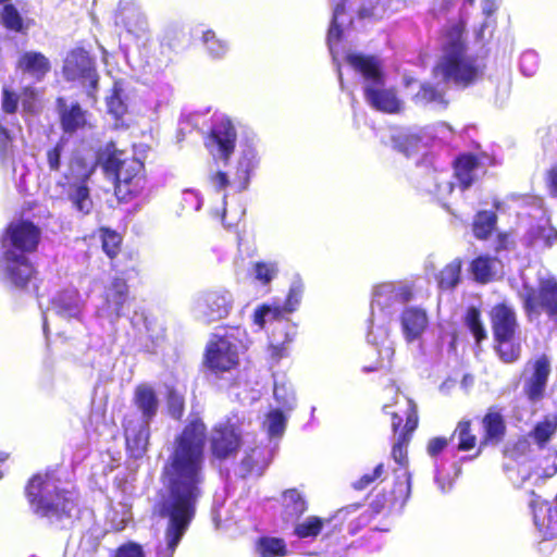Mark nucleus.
<instances>
[{
    "label": "nucleus",
    "instance_id": "obj_1",
    "mask_svg": "<svg viewBox=\"0 0 557 557\" xmlns=\"http://www.w3.org/2000/svg\"><path fill=\"white\" fill-rule=\"evenodd\" d=\"M212 461L235 459L244 446V432L238 422L227 418L211 428L198 412H191L182 430L175 434L161 470V481L168 496L160 503L159 515L169 519L165 529L166 547L160 557H173L174 552L196 515L205 482L206 443Z\"/></svg>",
    "mask_w": 557,
    "mask_h": 557
},
{
    "label": "nucleus",
    "instance_id": "obj_2",
    "mask_svg": "<svg viewBox=\"0 0 557 557\" xmlns=\"http://www.w3.org/2000/svg\"><path fill=\"white\" fill-rule=\"evenodd\" d=\"M96 164L104 177L112 182L119 202L128 203L146 191L148 177L145 162L135 154L119 149L114 141H108L97 150Z\"/></svg>",
    "mask_w": 557,
    "mask_h": 557
},
{
    "label": "nucleus",
    "instance_id": "obj_3",
    "mask_svg": "<svg viewBox=\"0 0 557 557\" xmlns=\"http://www.w3.org/2000/svg\"><path fill=\"white\" fill-rule=\"evenodd\" d=\"M96 164L104 177L112 182L119 202L128 203L146 191L148 177L145 162L135 154L119 149L114 141H108L97 150Z\"/></svg>",
    "mask_w": 557,
    "mask_h": 557
},
{
    "label": "nucleus",
    "instance_id": "obj_4",
    "mask_svg": "<svg viewBox=\"0 0 557 557\" xmlns=\"http://www.w3.org/2000/svg\"><path fill=\"white\" fill-rule=\"evenodd\" d=\"M96 164L104 177L112 182L119 202L128 203L146 191L148 177L145 162L135 154L119 149L114 141H108L97 150Z\"/></svg>",
    "mask_w": 557,
    "mask_h": 557
},
{
    "label": "nucleus",
    "instance_id": "obj_5",
    "mask_svg": "<svg viewBox=\"0 0 557 557\" xmlns=\"http://www.w3.org/2000/svg\"><path fill=\"white\" fill-rule=\"evenodd\" d=\"M466 22L459 20L445 32L440 60L433 66L434 76H441L445 84L468 88L482 76V69L475 57L467 53L468 47L463 38Z\"/></svg>",
    "mask_w": 557,
    "mask_h": 557
},
{
    "label": "nucleus",
    "instance_id": "obj_6",
    "mask_svg": "<svg viewBox=\"0 0 557 557\" xmlns=\"http://www.w3.org/2000/svg\"><path fill=\"white\" fill-rule=\"evenodd\" d=\"M53 471L35 473L25 485V496L34 512L40 517L63 520L77 507L74 491L58 486Z\"/></svg>",
    "mask_w": 557,
    "mask_h": 557
},
{
    "label": "nucleus",
    "instance_id": "obj_7",
    "mask_svg": "<svg viewBox=\"0 0 557 557\" xmlns=\"http://www.w3.org/2000/svg\"><path fill=\"white\" fill-rule=\"evenodd\" d=\"M356 509L341 508L329 518L309 516L294 528L298 539L346 540L370 523L369 516H357Z\"/></svg>",
    "mask_w": 557,
    "mask_h": 557
},
{
    "label": "nucleus",
    "instance_id": "obj_8",
    "mask_svg": "<svg viewBox=\"0 0 557 557\" xmlns=\"http://www.w3.org/2000/svg\"><path fill=\"white\" fill-rule=\"evenodd\" d=\"M223 334H211L206 345L202 363L214 374H222L239 367V349L246 330L240 326H222Z\"/></svg>",
    "mask_w": 557,
    "mask_h": 557
},
{
    "label": "nucleus",
    "instance_id": "obj_9",
    "mask_svg": "<svg viewBox=\"0 0 557 557\" xmlns=\"http://www.w3.org/2000/svg\"><path fill=\"white\" fill-rule=\"evenodd\" d=\"M41 242V228L28 219L10 221L0 233L2 253L29 256L38 250Z\"/></svg>",
    "mask_w": 557,
    "mask_h": 557
},
{
    "label": "nucleus",
    "instance_id": "obj_10",
    "mask_svg": "<svg viewBox=\"0 0 557 557\" xmlns=\"http://www.w3.org/2000/svg\"><path fill=\"white\" fill-rule=\"evenodd\" d=\"M520 298L523 311L530 321L544 312L549 320L557 323V278L555 276L540 278L536 287L524 286Z\"/></svg>",
    "mask_w": 557,
    "mask_h": 557
},
{
    "label": "nucleus",
    "instance_id": "obj_11",
    "mask_svg": "<svg viewBox=\"0 0 557 557\" xmlns=\"http://www.w3.org/2000/svg\"><path fill=\"white\" fill-rule=\"evenodd\" d=\"M411 493V475L404 471L401 475H396L394 484L389 491H383L375 495L370 503V512H359V506H351L356 509L357 516H369L370 521L380 513H388L401 510Z\"/></svg>",
    "mask_w": 557,
    "mask_h": 557
},
{
    "label": "nucleus",
    "instance_id": "obj_12",
    "mask_svg": "<svg viewBox=\"0 0 557 557\" xmlns=\"http://www.w3.org/2000/svg\"><path fill=\"white\" fill-rule=\"evenodd\" d=\"M550 372V360L545 354L525 363L520 381L522 394L530 404H537L545 398Z\"/></svg>",
    "mask_w": 557,
    "mask_h": 557
},
{
    "label": "nucleus",
    "instance_id": "obj_13",
    "mask_svg": "<svg viewBox=\"0 0 557 557\" xmlns=\"http://www.w3.org/2000/svg\"><path fill=\"white\" fill-rule=\"evenodd\" d=\"M62 72L69 82L87 83L91 90L97 89L99 76L95 60L84 48L76 47L67 53Z\"/></svg>",
    "mask_w": 557,
    "mask_h": 557
},
{
    "label": "nucleus",
    "instance_id": "obj_14",
    "mask_svg": "<svg viewBox=\"0 0 557 557\" xmlns=\"http://www.w3.org/2000/svg\"><path fill=\"white\" fill-rule=\"evenodd\" d=\"M4 278L13 288L25 290L29 283L37 277L38 271L29 256L2 253Z\"/></svg>",
    "mask_w": 557,
    "mask_h": 557
},
{
    "label": "nucleus",
    "instance_id": "obj_15",
    "mask_svg": "<svg viewBox=\"0 0 557 557\" xmlns=\"http://www.w3.org/2000/svg\"><path fill=\"white\" fill-rule=\"evenodd\" d=\"M395 408L389 404L383 406V412L391 417V428L394 435L405 434L413 436L419 425L418 408L413 400L405 398L395 400Z\"/></svg>",
    "mask_w": 557,
    "mask_h": 557
},
{
    "label": "nucleus",
    "instance_id": "obj_16",
    "mask_svg": "<svg viewBox=\"0 0 557 557\" xmlns=\"http://www.w3.org/2000/svg\"><path fill=\"white\" fill-rule=\"evenodd\" d=\"M149 423L140 421V419L133 416H125L122 420L126 450L134 459L141 458L148 449L150 437Z\"/></svg>",
    "mask_w": 557,
    "mask_h": 557
},
{
    "label": "nucleus",
    "instance_id": "obj_17",
    "mask_svg": "<svg viewBox=\"0 0 557 557\" xmlns=\"http://www.w3.org/2000/svg\"><path fill=\"white\" fill-rule=\"evenodd\" d=\"M482 436L480 437V447L486 448L500 444L507 433V422L504 414V408L491 406L481 419Z\"/></svg>",
    "mask_w": 557,
    "mask_h": 557
},
{
    "label": "nucleus",
    "instance_id": "obj_18",
    "mask_svg": "<svg viewBox=\"0 0 557 557\" xmlns=\"http://www.w3.org/2000/svg\"><path fill=\"white\" fill-rule=\"evenodd\" d=\"M236 140L237 132L232 121L224 117L211 127L206 138V146L208 148L215 146L223 162L226 164L235 150Z\"/></svg>",
    "mask_w": 557,
    "mask_h": 557
},
{
    "label": "nucleus",
    "instance_id": "obj_19",
    "mask_svg": "<svg viewBox=\"0 0 557 557\" xmlns=\"http://www.w3.org/2000/svg\"><path fill=\"white\" fill-rule=\"evenodd\" d=\"M60 126L64 134L73 135L88 126V111L78 102L67 104L63 97L55 99Z\"/></svg>",
    "mask_w": 557,
    "mask_h": 557
},
{
    "label": "nucleus",
    "instance_id": "obj_20",
    "mask_svg": "<svg viewBox=\"0 0 557 557\" xmlns=\"http://www.w3.org/2000/svg\"><path fill=\"white\" fill-rule=\"evenodd\" d=\"M493 337L520 334V324L515 309L506 302L494 305L488 313Z\"/></svg>",
    "mask_w": 557,
    "mask_h": 557
},
{
    "label": "nucleus",
    "instance_id": "obj_21",
    "mask_svg": "<svg viewBox=\"0 0 557 557\" xmlns=\"http://www.w3.org/2000/svg\"><path fill=\"white\" fill-rule=\"evenodd\" d=\"M232 307L233 298L228 290H209L201 296L202 313L208 322L226 318Z\"/></svg>",
    "mask_w": 557,
    "mask_h": 557
},
{
    "label": "nucleus",
    "instance_id": "obj_22",
    "mask_svg": "<svg viewBox=\"0 0 557 557\" xmlns=\"http://www.w3.org/2000/svg\"><path fill=\"white\" fill-rule=\"evenodd\" d=\"M383 85L368 84L364 87V98L369 104L384 113H397L400 111L401 102L394 89H386Z\"/></svg>",
    "mask_w": 557,
    "mask_h": 557
},
{
    "label": "nucleus",
    "instance_id": "obj_23",
    "mask_svg": "<svg viewBox=\"0 0 557 557\" xmlns=\"http://www.w3.org/2000/svg\"><path fill=\"white\" fill-rule=\"evenodd\" d=\"M403 335L407 343L419 339L429 325L426 311L420 307H407L400 314Z\"/></svg>",
    "mask_w": 557,
    "mask_h": 557
},
{
    "label": "nucleus",
    "instance_id": "obj_24",
    "mask_svg": "<svg viewBox=\"0 0 557 557\" xmlns=\"http://www.w3.org/2000/svg\"><path fill=\"white\" fill-rule=\"evenodd\" d=\"M97 166L99 165L96 164V161L91 163L81 153H72L63 174L65 184L69 186L87 184Z\"/></svg>",
    "mask_w": 557,
    "mask_h": 557
},
{
    "label": "nucleus",
    "instance_id": "obj_25",
    "mask_svg": "<svg viewBox=\"0 0 557 557\" xmlns=\"http://www.w3.org/2000/svg\"><path fill=\"white\" fill-rule=\"evenodd\" d=\"M457 186L462 190L469 189L475 182V171L480 166V159L475 153H459L451 163Z\"/></svg>",
    "mask_w": 557,
    "mask_h": 557
},
{
    "label": "nucleus",
    "instance_id": "obj_26",
    "mask_svg": "<svg viewBox=\"0 0 557 557\" xmlns=\"http://www.w3.org/2000/svg\"><path fill=\"white\" fill-rule=\"evenodd\" d=\"M346 62L355 71L360 73L364 79L369 81V84L384 85V74L381 70L377 59L374 55L348 53L346 55Z\"/></svg>",
    "mask_w": 557,
    "mask_h": 557
},
{
    "label": "nucleus",
    "instance_id": "obj_27",
    "mask_svg": "<svg viewBox=\"0 0 557 557\" xmlns=\"http://www.w3.org/2000/svg\"><path fill=\"white\" fill-rule=\"evenodd\" d=\"M133 405L141 413V420L150 422L158 413L159 399L152 386L138 384L133 394Z\"/></svg>",
    "mask_w": 557,
    "mask_h": 557
},
{
    "label": "nucleus",
    "instance_id": "obj_28",
    "mask_svg": "<svg viewBox=\"0 0 557 557\" xmlns=\"http://www.w3.org/2000/svg\"><path fill=\"white\" fill-rule=\"evenodd\" d=\"M16 69L23 74L30 75L36 81H41L51 71V63L39 51H26L20 55Z\"/></svg>",
    "mask_w": 557,
    "mask_h": 557
},
{
    "label": "nucleus",
    "instance_id": "obj_29",
    "mask_svg": "<svg viewBox=\"0 0 557 557\" xmlns=\"http://www.w3.org/2000/svg\"><path fill=\"white\" fill-rule=\"evenodd\" d=\"M450 440H457L456 448L459 451L475 450L473 458L479 457L485 449L480 447V438L470 419H462L457 423Z\"/></svg>",
    "mask_w": 557,
    "mask_h": 557
},
{
    "label": "nucleus",
    "instance_id": "obj_30",
    "mask_svg": "<svg viewBox=\"0 0 557 557\" xmlns=\"http://www.w3.org/2000/svg\"><path fill=\"white\" fill-rule=\"evenodd\" d=\"M128 285L122 276H114L103 292L106 306L112 309L116 317L123 314V308L128 300Z\"/></svg>",
    "mask_w": 557,
    "mask_h": 557
},
{
    "label": "nucleus",
    "instance_id": "obj_31",
    "mask_svg": "<svg viewBox=\"0 0 557 557\" xmlns=\"http://www.w3.org/2000/svg\"><path fill=\"white\" fill-rule=\"evenodd\" d=\"M494 350L505 363H513L521 357L522 346L520 334L493 337Z\"/></svg>",
    "mask_w": 557,
    "mask_h": 557
},
{
    "label": "nucleus",
    "instance_id": "obj_32",
    "mask_svg": "<svg viewBox=\"0 0 557 557\" xmlns=\"http://www.w3.org/2000/svg\"><path fill=\"white\" fill-rule=\"evenodd\" d=\"M0 24L8 32L26 34L30 22L24 20L18 9L10 2L0 9Z\"/></svg>",
    "mask_w": 557,
    "mask_h": 557
},
{
    "label": "nucleus",
    "instance_id": "obj_33",
    "mask_svg": "<svg viewBox=\"0 0 557 557\" xmlns=\"http://www.w3.org/2000/svg\"><path fill=\"white\" fill-rule=\"evenodd\" d=\"M497 258L490 257L487 255H480L475 257L469 265V271L473 276V280L480 284H486L493 281L494 264Z\"/></svg>",
    "mask_w": 557,
    "mask_h": 557
},
{
    "label": "nucleus",
    "instance_id": "obj_34",
    "mask_svg": "<svg viewBox=\"0 0 557 557\" xmlns=\"http://www.w3.org/2000/svg\"><path fill=\"white\" fill-rule=\"evenodd\" d=\"M497 221L498 216L494 211L481 210L476 212L472 223L474 237L480 240L488 239L496 228Z\"/></svg>",
    "mask_w": 557,
    "mask_h": 557
},
{
    "label": "nucleus",
    "instance_id": "obj_35",
    "mask_svg": "<svg viewBox=\"0 0 557 557\" xmlns=\"http://www.w3.org/2000/svg\"><path fill=\"white\" fill-rule=\"evenodd\" d=\"M462 260L454 259L447 263L436 275L437 286L442 290L454 289L461 278Z\"/></svg>",
    "mask_w": 557,
    "mask_h": 557
},
{
    "label": "nucleus",
    "instance_id": "obj_36",
    "mask_svg": "<svg viewBox=\"0 0 557 557\" xmlns=\"http://www.w3.org/2000/svg\"><path fill=\"white\" fill-rule=\"evenodd\" d=\"M556 432L557 417L545 416L541 421H539L534 425L529 435L534 440L539 447L543 448L546 446V444L550 441V438Z\"/></svg>",
    "mask_w": 557,
    "mask_h": 557
},
{
    "label": "nucleus",
    "instance_id": "obj_37",
    "mask_svg": "<svg viewBox=\"0 0 557 557\" xmlns=\"http://www.w3.org/2000/svg\"><path fill=\"white\" fill-rule=\"evenodd\" d=\"M165 405L169 416L175 420L181 421L185 413V392L180 391L175 386H168L165 393Z\"/></svg>",
    "mask_w": 557,
    "mask_h": 557
},
{
    "label": "nucleus",
    "instance_id": "obj_38",
    "mask_svg": "<svg viewBox=\"0 0 557 557\" xmlns=\"http://www.w3.org/2000/svg\"><path fill=\"white\" fill-rule=\"evenodd\" d=\"M463 324L473 335L476 345H480L487 338V332L481 317V310L475 306H470L463 317Z\"/></svg>",
    "mask_w": 557,
    "mask_h": 557
},
{
    "label": "nucleus",
    "instance_id": "obj_39",
    "mask_svg": "<svg viewBox=\"0 0 557 557\" xmlns=\"http://www.w3.org/2000/svg\"><path fill=\"white\" fill-rule=\"evenodd\" d=\"M123 94L122 84L120 82H114L110 90V95L106 99L108 113L116 120L122 119L128 111Z\"/></svg>",
    "mask_w": 557,
    "mask_h": 557
},
{
    "label": "nucleus",
    "instance_id": "obj_40",
    "mask_svg": "<svg viewBox=\"0 0 557 557\" xmlns=\"http://www.w3.org/2000/svg\"><path fill=\"white\" fill-rule=\"evenodd\" d=\"M74 189L69 193V199L76 211L84 215L89 214L92 210L94 202L90 197V189L87 184L74 185Z\"/></svg>",
    "mask_w": 557,
    "mask_h": 557
},
{
    "label": "nucleus",
    "instance_id": "obj_41",
    "mask_svg": "<svg viewBox=\"0 0 557 557\" xmlns=\"http://www.w3.org/2000/svg\"><path fill=\"white\" fill-rule=\"evenodd\" d=\"M257 549L261 557H284L287 547L283 539L264 536L259 539Z\"/></svg>",
    "mask_w": 557,
    "mask_h": 557
},
{
    "label": "nucleus",
    "instance_id": "obj_42",
    "mask_svg": "<svg viewBox=\"0 0 557 557\" xmlns=\"http://www.w3.org/2000/svg\"><path fill=\"white\" fill-rule=\"evenodd\" d=\"M284 500L285 512L292 518H299L308 509L306 499L296 488L287 490L284 493Z\"/></svg>",
    "mask_w": 557,
    "mask_h": 557
},
{
    "label": "nucleus",
    "instance_id": "obj_43",
    "mask_svg": "<svg viewBox=\"0 0 557 557\" xmlns=\"http://www.w3.org/2000/svg\"><path fill=\"white\" fill-rule=\"evenodd\" d=\"M346 13V1L342 0L334 7L332 21L327 30V44L331 46L333 44L339 42L343 38V27L339 22V18L343 14Z\"/></svg>",
    "mask_w": 557,
    "mask_h": 557
},
{
    "label": "nucleus",
    "instance_id": "obj_44",
    "mask_svg": "<svg viewBox=\"0 0 557 557\" xmlns=\"http://www.w3.org/2000/svg\"><path fill=\"white\" fill-rule=\"evenodd\" d=\"M101 242L104 253L110 258L114 259L121 251L122 237L121 235L108 227H101Z\"/></svg>",
    "mask_w": 557,
    "mask_h": 557
},
{
    "label": "nucleus",
    "instance_id": "obj_45",
    "mask_svg": "<svg viewBox=\"0 0 557 557\" xmlns=\"http://www.w3.org/2000/svg\"><path fill=\"white\" fill-rule=\"evenodd\" d=\"M396 442L392 446V458L399 465L400 468L406 469L409 463L408 459V446L412 440V436L399 434L396 436Z\"/></svg>",
    "mask_w": 557,
    "mask_h": 557
},
{
    "label": "nucleus",
    "instance_id": "obj_46",
    "mask_svg": "<svg viewBox=\"0 0 557 557\" xmlns=\"http://www.w3.org/2000/svg\"><path fill=\"white\" fill-rule=\"evenodd\" d=\"M416 99L424 103L436 102L444 106L448 103L445 99V94L430 83H423L420 86V89L416 95Z\"/></svg>",
    "mask_w": 557,
    "mask_h": 557
},
{
    "label": "nucleus",
    "instance_id": "obj_47",
    "mask_svg": "<svg viewBox=\"0 0 557 557\" xmlns=\"http://www.w3.org/2000/svg\"><path fill=\"white\" fill-rule=\"evenodd\" d=\"M531 450L532 448L529 440L522 436L505 447L504 456L511 460L519 461L520 459L529 456Z\"/></svg>",
    "mask_w": 557,
    "mask_h": 557
},
{
    "label": "nucleus",
    "instance_id": "obj_48",
    "mask_svg": "<svg viewBox=\"0 0 557 557\" xmlns=\"http://www.w3.org/2000/svg\"><path fill=\"white\" fill-rule=\"evenodd\" d=\"M67 139L63 136L58 139L53 147L46 152L48 168L51 172H59L61 169V157L66 146Z\"/></svg>",
    "mask_w": 557,
    "mask_h": 557
},
{
    "label": "nucleus",
    "instance_id": "obj_49",
    "mask_svg": "<svg viewBox=\"0 0 557 557\" xmlns=\"http://www.w3.org/2000/svg\"><path fill=\"white\" fill-rule=\"evenodd\" d=\"M202 40H203L205 45L207 46L208 51L214 58L222 57L227 49L226 44L223 40L219 39L216 37L215 33L211 29L203 32Z\"/></svg>",
    "mask_w": 557,
    "mask_h": 557
},
{
    "label": "nucleus",
    "instance_id": "obj_50",
    "mask_svg": "<svg viewBox=\"0 0 557 557\" xmlns=\"http://www.w3.org/2000/svg\"><path fill=\"white\" fill-rule=\"evenodd\" d=\"M304 287L300 283H294L288 290V294L284 300L285 311L287 313H293L297 310L301 296H302Z\"/></svg>",
    "mask_w": 557,
    "mask_h": 557
},
{
    "label": "nucleus",
    "instance_id": "obj_51",
    "mask_svg": "<svg viewBox=\"0 0 557 557\" xmlns=\"http://www.w3.org/2000/svg\"><path fill=\"white\" fill-rule=\"evenodd\" d=\"M269 433L280 435L283 433L286 424V418L282 410L274 409L268 413Z\"/></svg>",
    "mask_w": 557,
    "mask_h": 557
},
{
    "label": "nucleus",
    "instance_id": "obj_52",
    "mask_svg": "<svg viewBox=\"0 0 557 557\" xmlns=\"http://www.w3.org/2000/svg\"><path fill=\"white\" fill-rule=\"evenodd\" d=\"M110 557H146V555L140 544L127 542L115 548Z\"/></svg>",
    "mask_w": 557,
    "mask_h": 557
},
{
    "label": "nucleus",
    "instance_id": "obj_53",
    "mask_svg": "<svg viewBox=\"0 0 557 557\" xmlns=\"http://www.w3.org/2000/svg\"><path fill=\"white\" fill-rule=\"evenodd\" d=\"M384 473V465L379 463L372 473H367L360 476L357 481L352 483V487L357 491H362L380 479Z\"/></svg>",
    "mask_w": 557,
    "mask_h": 557
},
{
    "label": "nucleus",
    "instance_id": "obj_54",
    "mask_svg": "<svg viewBox=\"0 0 557 557\" xmlns=\"http://www.w3.org/2000/svg\"><path fill=\"white\" fill-rule=\"evenodd\" d=\"M13 154V137L10 134V131L0 125V159L7 160L9 157Z\"/></svg>",
    "mask_w": 557,
    "mask_h": 557
},
{
    "label": "nucleus",
    "instance_id": "obj_55",
    "mask_svg": "<svg viewBox=\"0 0 557 557\" xmlns=\"http://www.w3.org/2000/svg\"><path fill=\"white\" fill-rule=\"evenodd\" d=\"M18 95L9 87L2 88V110L8 114H14L18 108Z\"/></svg>",
    "mask_w": 557,
    "mask_h": 557
},
{
    "label": "nucleus",
    "instance_id": "obj_56",
    "mask_svg": "<svg viewBox=\"0 0 557 557\" xmlns=\"http://www.w3.org/2000/svg\"><path fill=\"white\" fill-rule=\"evenodd\" d=\"M252 168H253V162L250 158H248L247 156H243L239 159L238 166H237V173H238V176L240 180V187H239L240 190L246 189V187L249 183L250 172H251Z\"/></svg>",
    "mask_w": 557,
    "mask_h": 557
},
{
    "label": "nucleus",
    "instance_id": "obj_57",
    "mask_svg": "<svg viewBox=\"0 0 557 557\" xmlns=\"http://www.w3.org/2000/svg\"><path fill=\"white\" fill-rule=\"evenodd\" d=\"M253 269L256 278L262 284H269L276 271L272 264H268L265 262H257Z\"/></svg>",
    "mask_w": 557,
    "mask_h": 557
},
{
    "label": "nucleus",
    "instance_id": "obj_58",
    "mask_svg": "<svg viewBox=\"0 0 557 557\" xmlns=\"http://www.w3.org/2000/svg\"><path fill=\"white\" fill-rule=\"evenodd\" d=\"M448 445V440L444 436H436L429 440L426 453L431 457H437Z\"/></svg>",
    "mask_w": 557,
    "mask_h": 557
},
{
    "label": "nucleus",
    "instance_id": "obj_59",
    "mask_svg": "<svg viewBox=\"0 0 557 557\" xmlns=\"http://www.w3.org/2000/svg\"><path fill=\"white\" fill-rule=\"evenodd\" d=\"M513 247V239L510 232H499L495 238L494 251L500 252Z\"/></svg>",
    "mask_w": 557,
    "mask_h": 557
},
{
    "label": "nucleus",
    "instance_id": "obj_60",
    "mask_svg": "<svg viewBox=\"0 0 557 557\" xmlns=\"http://www.w3.org/2000/svg\"><path fill=\"white\" fill-rule=\"evenodd\" d=\"M535 238L542 239L546 246H552L557 239V231L552 226H539L535 232Z\"/></svg>",
    "mask_w": 557,
    "mask_h": 557
},
{
    "label": "nucleus",
    "instance_id": "obj_61",
    "mask_svg": "<svg viewBox=\"0 0 557 557\" xmlns=\"http://www.w3.org/2000/svg\"><path fill=\"white\" fill-rule=\"evenodd\" d=\"M394 294V287L392 284H381L377 285L373 292L372 304H376L377 306H382V298H389Z\"/></svg>",
    "mask_w": 557,
    "mask_h": 557
},
{
    "label": "nucleus",
    "instance_id": "obj_62",
    "mask_svg": "<svg viewBox=\"0 0 557 557\" xmlns=\"http://www.w3.org/2000/svg\"><path fill=\"white\" fill-rule=\"evenodd\" d=\"M209 181L216 191L225 189L230 185L228 176L223 171H218L209 176Z\"/></svg>",
    "mask_w": 557,
    "mask_h": 557
},
{
    "label": "nucleus",
    "instance_id": "obj_63",
    "mask_svg": "<svg viewBox=\"0 0 557 557\" xmlns=\"http://www.w3.org/2000/svg\"><path fill=\"white\" fill-rule=\"evenodd\" d=\"M269 315V304H262L257 307L252 314L253 323L257 324L260 329H263L265 325V319Z\"/></svg>",
    "mask_w": 557,
    "mask_h": 557
},
{
    "label": "nucleus",
    "instance_id": "obj_64",
    "mask_svg": "<svg viewBox=\"0 0 557 557\" xmlns=\"http://www.w3.org/2000/svg\"><path fill=\"white\" fill-rule=\"evenodd\" d=\"M546 182L550 196L557 198V164L548 170Z\"/></svg>",
    "mask_w": 557,
    "mask_h": 557
}]
</instances>
